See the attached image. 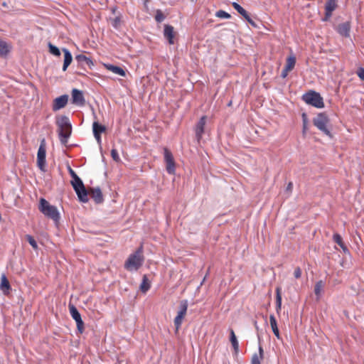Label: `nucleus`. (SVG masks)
<instances>
[{
  "instance_id": "nucleus-1",
  "label": "nucleus",
  "mask_w": 364,
  "mask_h": 364,
  "mask_svg": "<svg viewBox=\"0 0 364 364\" xmlns=\"http://www.w3.org/2000/svg\"><path fill=\"white\" fill-rule=\"evenodd\" d=\"M56 124L58 127V133L60 143L66 146L72 133L70 120L67 116L63 115L56 119Z\"/></svg>"
},
{
  "instance_id": "nucleus-2",
  "label": "nucleus",
  "mask_w": 364,
  "mask_h": 364,
  "mask_svg": "<svg viewBox=\"0 0 364 364\" xmlns=\"http://www.w3.org/2000/svg\"><path fill=\"white\" fill-rule=\"evenodd\" d=\"M39 210L47 218L52 219L55 223L60 220V213L55 205H50L45 198L39 201Z\"/></svg>"
},
{
  "instance_id": "nucleus-3",
  "label": "nucleus",
  "mask_w": 364,
  "mask_h": 364,
  "mask_svg": "<svg viewBox=\"0 0 364 364\" xmlns=\"http://www.w3.org/2000/svg\"><path fill=\"white\" fill-rule=\"evenodd\" d=\"M143 247L141 245L133 254L130 255L125 262L124 267L128 270H137L143 264Z\"/></svg>"
},
{
  "instance_id": "nucleus-4",
  "label": "nucleus",
  "mask_w": 364,
  "mask_h": 364,
  "mask_svg": "<svg viewBox=\"0 0 364 364\" xmlns=\"http://www.w3.org/2000/svg\"><path fill=\"white\" fill-rule=\"evenodd\" d=\"M301 99L306 104L316 108H323L325 106L323 99L320 93L314 90H309L306 92L302 95Z\"/></svg>"
},
{
  "instance_id": "nucleus-5",
  "label": "nucleus",
  "mask_w": 364,
  "mask_h": 364,
  "mask_svg": "<svg viewBox=\"0 0 364 364\" xmlns=\"http://www.w3.org/2000/svg\"><path fill=\"white\" fill-rule=\"evenodd\" d=\"M329 118L326 112H321L317 114L316 117L313 119L314 125L317 127L324 134L332 138V134L327 127V124L329 123Z\"/></svg>"
},
{
  "instance_id": "nucleus-6",
  "label": "nucleus",
  "mask_w": 364,
  "mask_h": 364,
  "mask_svg": "<svg viewBox=\"0 0 364 364\" xmlns=\"http://www.w3.org/2000/svg\"><path fill=\"white\" fill-rule=\"evenodd\" d=\"M46 156V144L45 139L41 141L37 154V165L40 170L45 171Z\"/></svg>"
},
{
  "instance_id": "nucleus-7",
  "label": "nucleus",
  "mask_w": 364,
  "mask_h": 364,
  "mask_svg": "<svg viewBox=\"0 0 364 364\" xmlns=\"http://www.w3.org/2000/svg\"><path fill=\"white\" fill-rule=\"evenodd\" d=\"M70 314L72 318L75 321L77 324V328L80 333H82L84 331V322L81 318V315L77 308L71 303L68 305Z\"/></svg>"
},
{
  "instance_id": "nucleus-8",
  "label": "nucleus",
  "mask_w": 364,
  "mask_h": 364,
  "mask_svg": "<svg viewBox=\"0 0 364 364\" xmlns=\"http://www.w3.org/2000/svg\"><path fill=\"white\" fill-rule=\"evenodd\" d=\"M164 161L166 162V168L169 174H175L176 163L171 151L166 147L164 149Z\"/></svg>"
},
{
  "instance_id": "nucleus-9",
  "label": "nucleus",
  "mask_w": 364,
  "mask_h": 364,
  "mask_svg": "<svg viewBox=\"0 0 364 364\" xmlns=\"http://www.w3.org/2000/svg\"><path fill=\"white\" fill-rule=\"evenodd\" d=\"M75 192L76 193L78 199L82 203H87L89 200V191L90 188L87 190L86 189L84 183H81L79 186H76L73 187Z\"/></svg>"
},
{
  "instance_id": "nucleus-10",
  "label": "nucleus",
  "mask_w": 364,
  "mask_h": 364,
  "mask_svg": "<svg viewBox=\"0 0 364 364\" xmlns=\"http://www.w3.org/2000/svg\"><path fill=\"white\" fill-rule=\"evenodd\" d=\"M71 101L73 105L84 106L85 100L82 91L73 88L71 92Z\"/></svg>"
},
{
  "instance_id": "nucleus-11",
  "label": "nucleus",
  "mask_w": 364,
  "mask_h": 364,
  "mask_svg": "<svg viewBox=\"0 0 364 364\" xmlns=\"http://www.w3.org/2000/svg\"><path fill=\"white\" fill-rule=\"evenodd\" d=\"M68 98L69 97L68 95H63L58 97H56L53 102V110L55 112L64 108L68 104Z\"/></svg>"
},
{
  "instance_id": "nucleus-12",
  "label": "nucleus",
  "mask_w": 364,
  "mask_h": 364,
  "mask_svg": "<svg viewBox=\"0 0 364 364\" xmlns=\"http://www.w3.org/2000/svg\"><path fill=\"white\" fill-rule=\"evenodd\" d=\"M89 195L97 204H100L104 201L103 195L100 187L90 188Z\"/></svg>"
},
{
  "instance_id": "nucleus-13",
  "label": "nucleus",
  "mask_w": 364,
  "mask_h": 364,
  "mask_svg": "<svg viewBox=\"0 0 364 364\" xmlns=\"http://www.w3.org/2000/svg\"><path fill=\"white\" fill-rule=\"evenodd\" d=\"M351 28V25L350 21H346L344 23L338 24L336 30V31L343 37L348 38L350 37V31Z\"/></svg>"
},
{
  "instance_id": "nucleus-14",
  "label": "nucleus",
  "mask_w": 364,
  "mask_h": 364,
  "mask_svg": "<svg viewBox=\"0 0 364 364\" xmlns=\"http://www.w3.org/2000/svg\"><path fill=\"white\" fill-rule=\"evenodd\" d=\"M106 130L105 126L100 124L98 122H94L92 124V131L95 138L98 143L101 142V134Z\"/></svg>"
},
{
  "instance_id": "nucleus-15",
  "label": "nucleus",
  "mask_w": 364,
  "mask_h": 364,
  "mask_svg": "<svg viewBox=\"0 0 364 364\" xmlns=\"http://www.w3.org/2000/svg\"><path fill=\"white\" fill-rule=\"evenodd\" d=\"M175 35L176 33L174 31L173 27L171 25L166 24L164 26V36L165 38L168 40L169 44L171 45L174 43Z\"/></svg>"
},
{
  "instance_id": "nucleus-16",
  "label": "nucleus",
  "mask_w": 364,
  "mask_h": 364,
  "mask_svg": "<svg viewBox=\"0 0 364 364\" xmlns=\"http://www.w3.org/2000/svg\"><path fill=\"white\" fill-rule=\"evenodd\" d=\"M206 123V116H203L196 125V136L200 140L204 133V128Z\"/></svg>"
},
{
  "instance_id": "nucleus-17",
  "label": "nucleus",
  "mask_w": 364,
  "mask_h": 364,
  "mask_svg": "<svg viewBox=\"0 0 364 364\" xmlns=\"http://www.w3.org/2000/svg\"><path fill=\"white\" fill-rule=\"evenodd\" d=\"M0 289L5 295H8L11 289L10 283L5 274H2L1 277Z\"/></svg>"
},
{
  "instance_id": "nucleus-18",
  "label": "nucleus",
  "mask_w": 364,
  "mask_h": 364,
  "mask_svg": "<svg viewBox=\"0 0 364 364\" xmlns=\"http://www.w3.org/2000/svg\"><path fill=\"white\" fill-rule=\"evenodd\" d=\"M63 52L64 53L63 70L65 71L73 61V56L71 53L67 48H63Z\"/></svg>"
},
{
  "instance_id": "nucleus-19",
  "label": "nucleus",
  "mask_w": 364,
  "mask_h": 364,
  "mask_svg": "<svg viewBox=\"0 0 364 364\" xmlns=\"http://www.w3.org/2000/svg\"><path fill=\"white\" fill-rule=\"evenodd\" d=\"M75 60L82 66L87 65L89 68H91L94 65L92 60L83 54L77 55L75 56Z\"/></svg>"
},
{
  "instance_id": "nucleus-20",
  "label": "nucleus",
  "mask_w": 364,
  "mask_h": 364,
  "mask_svg": "<svg viewBox=\"0 0 364 364\" xmlns=\"http://www.w3.org/2000/svg\"><path fill=\"white\" fill-rule=\"evenodd\" d=\"M69 173L72 178V181H70L73 187L79 186L81 183H83L82 181L80 178L76 174V173L69 166L68 167Z\"/></svg>"
},
{
  "instance_id": "nucleus-21",
  "label": "nucleus",
  "mask_w": 364,
  "mask_h": 364,
  "mask_svg": "<svg viewBox=\"0 0 364 364\" xmlns=\"http://www.w3.org/2000/svg\"><path fill=\"white\" fill-rule=\"evenodd\" d=\"M269 322H270L272 330L274 336L278 339H280L281 338H280L279 331L277 327V320L273 314L270 315V316H269Z\"/></svg>"
},
{
  "instance_id": "nucleus-22",
  "label": "nucleus",
  "mask_w": 364,
  "mask_h": 364,
  "mask_svg": "<svg viewBox=\"0 0 364 364\" xmlns=\"http://www.w3.org/2000/svg\"><path fill=\"white\" fill-rule=\"evenodd\" d=\"M230 341L234 348L235 353L237 354L239 351V343L232 329L230 330Z\"/></svg>"
},
{
  "instance_id": "nucleus-23",
  "label": "nucleus",
  "mask_w": 364,
  "mask_h": 364,
  "mask_svg": "<svg viewBox=\"0 0 364 364\" xmlns=\"http://www.w3.org/2000/svg\"><path fill=\"white\" fill-rule=\"evenodd\" d=\"M105 67L107 70L120 76L124 77L126 75L125 71L121 67L111 64L105 65Z\"/></svg>"
},
{
  "instance_id": "nucleus-24",
  "label": "nucleus",
  "mask_w": 364,
  "mask_h": 364,
  "mask_svg": "<svg viewBox=\"0 0 364 364\" xmlns=\"http://www.w3.org/2000/svg\"><path fill=\"white\" fill-rule=\"evenodd\" d=\"M333 241L342 248L344 253H349V250L343 242V239L339 234L336 233L333 235Z\"/></svg>"
},
{
  "instance_id": "nucleus-25",
  "label": "nucleus",
  "mask_w": 364,
  "mask_h": 364,
  "mask_svg": "<svg viewBox=\"0 0 364 364\" xmlns=\"http://www.w3.org/2000/svg\"><path fill=\"white\" fill-rule=\"evenodd\" d=\"M150 282L146 275H144L142 282L140 284V290L143 293H146L150 289Z\"/></svg>"
},
{
  "instance_id": "nucleus-26",
  "label": "nucleus",
  "mask_w": 364,
  "mask_h": 364,
  "mask_svg": "<svg viewBox=\"0 0 364 364\" xmlns=\"http://www.w3.org/2000/svg\"><path fill=\"white\" fill-rule=\"evenodd\" d=\"M232 6L241 16H242L244 18H247V17H248L249 13L239 4L233 2Z\"/></svg>"
},
{
  "instance_id": "nucleus-27",
  "label": "nucleus",
  "mask_w": 364,
  "mask_h": 364,
  "mask_svg": "<svg viewBox=\"0 0 364 364\" xmlns=\"http://www.w3.org/2000/svg\"><path fill=\"white\" fill-rule=\"evenodd\" d=\"M338 0H327L325 4V10L333 12L337 7Z\"/></svg>"
},
{
  "instance_id": "nucleus-28",
  "label": "nucleus",
  "mask_w": 364,
  "mask_h": 364,
  "mask_svg": "<svg viewBox=\"0 0 364 364\" xmlns=\"http://www.w3.org/2000/svg\"><path fill=\"white\" fill-rule=\"evenodd\" d=\"M282 308V295L280 293V289L277 288L276 289V311L277 313L279 312Z\"/></svg>"
},
{
  "instance_id": "nucleus-29",
  "label": "nucleus",
  "mask_w": 364,
  "mask_h": 364,
  "mask_svg": "<svg viewBox=\"0 0 364 364\" xmlns=\"http://www.w3.org/2000/svg\"><path fill=\"white\" fill-rule=\"evenodd\" d=\"M324 287V282L322 280L318 281L314 287V293L318 299L321 296V292Z\"/></svg>"
},
{
  "instance_id": "nucleus-30",
  "label": "nucleus",
  "mask_w": 364,
  "mask_h": 364,
  "mask_svg": "<svg viewBox=\"0 0 364 364\" xmlns=\"http://www.w3.org/2000/svg\"><path fill=\"white\" fill-rule=\"evenodd\" d=\"M301 118H302V124H303L302 132H303V134H305L308 129V124H309L307 114L305 112H303L301 114Z\"/></svg>"
},
{
  "instance_id": "nucleus-31",
  "label": "nucleus",
  "mask_w": 364,
  "mask_h": 364,
  "mask_svg": "<svg viewBox=\"0 0 364 364\" xmlns=\"http://www.w3.org/2000/svg\"><path fill=\"white\" fill-rule=\"evenodd\" d=\"M48 48H49V52L53 54V55L55 56H60V51L59 50V48L53 45L51 43H48Z\"/></svg>"
},
{
  "instance_id": "nucleus-32",
  "label": "nucleus",
  "mask_w": 364,
  "mask_h": 364,
  "mask_svg": "<svg viewBox=\"0 0 364 364\" xmlns=\"http://www.w3.org/2000/svg\"><path fill=\"white\" fill-rule=\"evenodd\" d=\"M188 309V301L187 300H182L180 303V310L178 313L186 316Z\"/></svg>"
},
{
  "instance_id": "nucleus-33",
  "label": "nucleus",
  "mask_w": 364,
  "mask_h": 364,
  "mask_svg": "<svg viewBox=\"0 0 364 364\" xmlns=\"http://www.w3.org/2000/svg\"><path fill=\"white\" fill-rule=\"evenodd\" d=\"M185 316L178 313V315L174 318V325L176 326V330H178L182 323L183 318Z\"/></svg>"
},
{
  "instance_id": "nucleus-34",
  "label": "nucleus",
  "mask_w": 364,
  "mask_h": 364,
  "mask_svg": "<svg viewBox=\"0 0 364 364\" xmlns=\"http://www.w3.org/2000/svg\"><path fill=\"white\" fill-rule=\"evenodd\" d=\"M165 18H166L165 15L163 14V12L160 9L156 10V15H155V20L156 22L161 23L165 19Z\"/></svg>"
},
{
  "instance_id": "nucleus-35",
  "label": "nucleus",
  "mask_w": 364,
  "mask_h": 364,
  "mask_svg": "<svg viewBox=\"0 0 364 364\" xmlns=\"http://www.w3.org/2000/svg\"><path fill=\"white\" fill-rule=\"evenodd\" d=\"M26 239L28 241V242L32 246V247L35 250L38 248V245L33 237H32L30 235H26Z\"/></svg>"
},
{
  "instance_id": "nucleus-36",
  "label": "nucleus",
  "mask_w": 364,
  "mask_h": 364,
  "mask_svg": "<svg viewBox=\"0 0 364 364\" xmlns=\"http://www.w3.org/2000/svg\"><path fill=\"white\" fill-rule=\"evenodd\" d=\"M215 16L221 18H230V14L223 10H219L215 13Z\"/></svg>"
},
{
  "instance_id": "nucleus-37",
  "label": "nucleus",
  "mask_w": 364,
  "mask_h": 364,
  "mask_svg": "<svg viewBox=\"0 0 364 364\" xmlns=\"http://www.w3.org/2000/svg\"><path fill=\"white\" fill-rule=\"evenodd\" d=\"M286 64L294 69L296 64V58L294 56H289L287 60Z\"/></svg>"
},
{
  "instance_id": "nucleus-38",
  "label": "nucleus",
  "mask_w": 364,
  "mask_h": 364,
  "mask_svg": "<svg viewBox=\"0 0 364 364\" xmlns=\"http://www.w3.org/2000/svg\"><path fill=\"white\" fill-rule=\"evenodd\" d=\"M111 156L114 161H116V162L120 161V158L119 156L118 152L115 149H112L111 150Z\"/></svg>"
},
{
  "instance_id": "nucleus-39",
  "label": "nucleus",
  "mask_w": 364,
  "mask_h": 364,
  "mask_svg": "<svg viewBox=\"0 0 364 364\" xmlns=\"http://www.w3.org/2000/svg\"><path fill=\"white\" fill-rule=\"evenodd\" d=\"M120 23V18L119 17H115L113 20H112V25L113 27H114L115 28H117L119 25Z\"/></svg>"
},
{
  "instance_id": "nucleus-40",
  "label": "nucleus",
  "mask_w": 364,
  "mask_h": 364,
  "mask_svg": "<svg viewBox=\"0 0 364 364\" xmlns=\"http://www.w3.org/2000/svg\"><path fill=\"white\" fill-rule=\"evenodd\" d=\"M294 277L296 279H299L301 277V269L300 267H297L294 269Z\"/></svg>"
},
{
  "instance_id": "nucleus-41",
  "label": "nucleus",
  "mask_w": 364,
  "mask_h": 364,
  "mask_svg": "<svg viewBox=\"0 0 364 364\" xmlns=\"http://www.w3.org/2000/svg\"><path fill=\"white\" fill-rule=\"evenodd\" d=\"M251 364H261L257 354H254L252 358Z\"/></svg>"
},
{
  "instance_id": "nucleus-42",
  "label": "nucleus",
  "mask_w": 364,
  "mask_h": 364,
  "mask_svg": "<svg viewBox=\"0 0 364 364\" xmlns=\"http://www.w3.org/2000/svg\"><path fill=\"white\" fill-rule=\"evenodd\" d=\"M357 75L358 77L364 81V68H359L357 70Z\"/></svg>"
},
{
  "instance_id": "nucleus-43",
  "label": "nucleus",
  "mask_w": 364,
  "mask_h": 364,
  "mask_svg": "<svg viewBox=\"0 0 364 364\" xmlns=\"http://www.w3.org/2000/svg\"><path fill=\"white\" fill-rule=\"evenodd\" d=\"M252 26L258 28V25L250 18V14L247 18H245Z\"/></svg>"
},
{
  "instance_id": "nucleus-44",
  "label": "nucleus",
  "mask_w": 364,
  "mask_h": 364,
  "mask_svg": "<svg viewBox=\"0 0 364 364\" xmlns=\"http://www.w3.org/2000/svg\"><path fill=\"white\" fill-rule=\"evenodd\" d=\"M332 12H328V10H325V16L323 18V21H327L331 16Z\"/></svg>"
},
{
  "instance_id": "nucleus-45",
  "label": "nucleus",
  "mask_w": 364,
  "mask_h": 364,
  "mask_svg": "<svg viewBox=\"0 0 364 364\" xmlns=\"http://www.w3.org/2000/svg\"><path fill=\"white\" fill-rule=\"evenodd\" d=\"M289 71H287L286 69H283L281 73V77L282 78H285L288 75Z\"/></svg>"
},
{
  "instance_id": "nucleus-46",
  "label": "nucleus",
  "mask_w": 364,
  "mask_h": 364,
  "mask_svg": "<svg viewBox=\"0 0 364 364\" xmlns=\"http://www.w3.org/2000/svg\"><path fill=\"white\" fill-rule=\"evenodd\" d=\"M259 356H260L261 359H262L263 355H264V351L261 346L259 347Z\"/></svg>"
},
{
  "instance_id": "nucleus-47",
  "label": "nucleus",
  "mask_w": 364,
  "mask_h": 364,
  "mask_svg": "<svg viewBox=\"0 0 364 364\" xmlns=\"http://www.w3.org/2000/svg\"><path fill=\"white\" fill-rule=\"evenodd\" d=\"M293 187V183L291 182H289L287 187V191H291Z\"/></svg>"
},
{
  "instance_id": "nucleus-48",
  "label": "nucleus",
  "mask_w": 364,
  "mask_h": 364,
  "mask_svg": "<svg viewBox=\"0 0 364 364\" xmlns=\"http://www.w3.org/2000/svg\"><path fill=\"white\" fill-rule=\"evenodd\" d=\"M284 69H286L289 72L293 70V68L287 65V64H286V65L284 67Z\"/></svg>"
},
{
  "instance_id": "nucleus-49",
  "label": "nucleus",
  "mask_w": 364,
  "mask_h": 364,
  "mask_svg": "<svg viewBox=\"0 0 364 364\" xmlns=\"http://www.w3.org/2000/svg\"><path fill=\"white\" fill-rule=\"evenodd\" d=\"M254 326L255 327V328L257 329V331L259 330V327H258V325H257V322L256 321H254Z\"/></svg>"
},
{
  "instance_id": "nucleus-50",
  "label": "nucleus",
  "mask_w": 364,
  "mask_h": 364,
  "mask_svg": "<svg viewBox=\"0 0 364 364\" xmlns=\"http://www.w3.org/2000/svg\"><path fill=\"white\" fill-rule=\"evenodd\" d=\"M150 0H145L144 1V6L146 7V5H147V3Z\"/></svg>"
},
{
  "instance_id": "nucleus-51",
  "label": "nucleus",
  "mask_w": 364,
  "mask_h": 364,
  "mask_svg": "<svg viewBox=\"0 0 364 364\" xmlns=\"http://www.w3.org/2000/svg\"><path fill=\"white\" fill-rule=\"evenodd\" d=\"M2 6H4V7H6V2H3V3H2Z\"/></svg>"
},
{
  "instance_id": "nucleus-52",
  "label": "nucleus",
  "mask_w": 364,
  "mask_h": 364,
  "mask_svg": "<svg viewBox=\"0 0 364 364\" xmlns=\"http://www.w3.org/2000/svg\"><path fill=\"white\" fill-rule=\"evenodd\" d=\"M191 1H193V0H191Z\"/></svg>"
}]
</instances>
